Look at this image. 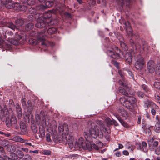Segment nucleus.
<instances>
[{
	"label": "nucleus",
	"mask_w": 160,
	"mask_h": 160,
	"mask_svg": "<svg viewBox=\"0 0 160 160\" xmlns=\"http://www.w3.org/2000/svg\"><path fill=\"white\" fill-rule=\"evenodd\" d=\"M155 131L156 132H160V124L157 123L154 127Z\"/></svg>",
	"instance_id": "nucleus-31"
},
{
	"label": "nucleus",
	"mask_w": 160,
	"mask_h": 160,
	"mask_svg": "<svg viewBox=\"0 0 160 160\" xmlns=\"http://www.w3.org/2000/svg\"><path fill=\"white\" fill-rule=\"evenodd\" d=\"M122 3L124 4L126 3L127 6L129 5L130 2V0H122Z\"/></svg>",
	"instance_id": "nucleus-47"
},
{
	"label": "nucleus",
	"mask_w": 160,
	"mask_h": 160,
	"mask_svg": "<svg viewBox=\"0 0 160 160\" xmlns=\"http://www.w3.org/2000/svg\"><path fill=\"white\" fill-rule=\"evenodd\" d=\"M21 149L26 152H27L28 151V149L26 148H21Z\"/></svg>",
	"instance_id": "nucleus-58"
},
{
	"label": "nucleus",
	"mask_w": 160,
	"mask_h": 160,
	"mask_svg": "<svg viewBox=\"0 0 160 160\" xmlns=\"http://www.w3.org/2000/svg\"><path fill=\"white\" fill-rule=\"evenodd\" d=\"M32 129L33 132L35 133H36L37 132L38 130L37 128L35 126L32 128Z\"/></svg>",
	"instance_id": "nucleus-56"
},
{
	"label": "nucleus",
	"mask_w": 160,
	"mask_h": 160,
	"mask_svg": "<svg viewBox=\"0 0 160 160\" xmlns=\"http://www.w3.org/2000/svg\"><path fill=\"white\" fill-rule=\"evenodd\" d=\"M88 124L90 127L89 129V132L94 138L97 137L102 138L103 136L102 130H106L103 123L101 121L97 122L98 125L92 121H89Z\"/></svg>",
	"instance_id": "nucleus-1"
},
{
	"label": "nucleus",
	"mask_w": 160,
	"mask_h": 160,
	"mask_svg": "<svg viewBox=\"0 0 160 160\" xmlns=\"http://www.w3.org/2000/svg\"><path fill=\"white\" fill-rule=\"evenodd\" d=\"M119 115L122 116L124 119L127 118L128 116L127 112L123 109H121L119 111Z\"/></svg>",
	"instance_id": "nucleus-17"
},
{
	"label": "nucleus",
	"mask_w": 160,
	"mask_h": 160,
	"mask_svg": "<svg viewBox=\"0 0 160 160\" xmlns=\"http://www.w3.org/2000/svg\"><path fill=\"white\" fill-rule=\"evenodd\" d=\"M2 144L3 146L5 147L7 146L8 148V145H10V144H9V142L5 140H4L2 141Z\"/></svg>",
	"instance_id": "nucleus-37"
},
{
	"label": "nucleus",
	"mask_w": 160,
	"mask_h": 160,
	"mask_svg": "<svg viewBox=\"0 0 160 160\" xmlns=\"http://www.w3.org/2000/svg\"><path fill=\"white\" fill-rule=\"evenodd\" d=\"M127 99L133 106L136 102V98L133 97L131 96L128 97Z\"/></svg>",
	"instance_id": "nucleus-19"
},
{
	"label": "nucleus",
	"mask_w": 160,
	"mask_h": 160,
	"mask_svg": "<svg viewBox=\"0 0 160 160\" xmlns=\"http://www.w3.org/2000/svg\"><path fill=\"white\" fill-rule=\"evenodd\" d=\"M17 155L20 158H22L24 156L23 153L20 150H17L16 152Z\"/></svg>",
	"instance_id": "nucleus-30"
},
{
	"label": "nucleus",
	"mask_w": 160,
	"mask_h": 160,
	"mask_svg": "<svg viewBox=\"0 0 160 160\" xmlns=\"http://www.w3.org/2000/svg\"><path fill=\"white\" fill-rule=\"evenodd\" d=\"M118 72L121 77V79L119 80V84L122 85L123 87H127V86H126L125 81L124 80V76L123 74L122 73V72L120 70H118Z\"/></svg>",
	"instance_id": "nucleus-15"
},
{
	"label": "nucleus",
	"mask_w": 160,
	"mask_h": 160,
	"mask_svg": "<svg viewBox=\"0 0 160 160\" xmlns=\"http://www.w3.org/2000/svg\"><path fill=\"white\" fill-rule=\"evenodd\" d=\"M116 155L117 157H119L121 156V153L120 152H116Z\"/></svg>",
	"instance_id": "nucleus-63"
},
{
	"label": "nucleus",
	"mask_w": 160,
	"mask_h": 160,
	"mask_svg": "<svg viewBox=\"0 0 160 160\" xmlns=\"http://www.w3.org/2000/svg\"><path fill=\"white\" fill-rule=\"evenodd\" d=\"M24 146H32V145L31 143L29 142H25L24 143Z\"/></svg>",
	"instance_id": "nucleus-62"
},
{
	"label": "nucleus",
	"mask_w": 160,
	"mask_h": 160,
	"mask_svg": "<svg viewBox=\"0 0 160 160\" xmlns=\"http://www.w3.org/2000/svg\"><path fill=\"white\" fill-rule=\"evenodd\" d=\"M155 153L158 155H160V148L159 147L156 148L155 150Z\"/></svg>",
	"instance_id": "nucleus-48"
},
{
	"label": "nucleus",
	"mask_w": 160,
	"mask_h": 160,
	"mask_svg": "<svg viewBox=\"0 0 160 160\" xmlns=\"http://www.w3.org/2000/svg\"><path fill=\"white\" fill-rule=\"evenodd\" d=\"M1 2L8 8H13L14 9L23 11H25L27 9L26 6L22 5L19 3H16L13 5L12 0H1Z\"/></svg>",
	"instance_id": "nucleus-4"
},
{
	"label": "nucleus",
	"mask_w": 160,
	"mask_h": 160,
	"mask_svg": "<svg viewBox=\"0 0 160 160\" xmlns=\"http://www.w3.org/2000/svg\"><path fill=\"white\" fill-rule=\"evenodd\" d=\"M22 39V37L19 35H16L14 38L10 40L11 43L15 45H18L20 42V40Z\"/></svg>",
	"instance_id": "nucleus-12"
},
{
	"label": "nucleus",
	"mask_w": 160,
	"mask_h": 160,
	"mask_svg": "<svg viewBox=\"0 0 160 160\" xmlns=\"http://www.w3.org/2000/svg\"><path fill=\"white\" fill-rule=\"evenodd\" d=\"M1 26L3 27L4 26H6L7 27L10 28L13 30H15V29H18V28L14 25H13L12 22H9L7 23L5 22H1Z\"/></svg>",
	"instance_id": "nucleus-11"
},
{
	"label": "nucleus",
	"mask_w": 160,
	"mask_h": 160,
	"mask_svg": "<svg viewBox=\"0 0 160 160\" xmlns=\"http://www.w3.org/2000/svg\"><path fill=\"white\" fill-rule=\"evenodd\" d=\"M113 124L115 126H118V122L115 120H112V124Z\"/></svg>",
	"instance_id": "nucleus-61"
},
{
	"label": "nucleus",
	"mask_w": 160,
	"mask_h": 160,
	"mask_svg": "<svg viewBox=\"0 0 160 160\" xmlns=\"http://www.w3.org/2000/svg\"><path fill=\"white\" fill-rule=\"evenodd\" d=\"M6 43L5 41L0 37V45L2 46H4Z\"/></svg>",
	"instance_id": "nucleus-52"
},
{
	"label": "nucleus",
	"mask_w": 160,
	"mask_h": 160,
	"mask_svg": "<svg viewBox=\"0 0 160 160\" xmlns=\"http://www.w3.org/2000/svg\"><path fill=\"white\" fill-rule=\"evenodd\" d=\"M120 50L117 47L109 48L107 51L108 54L111 57L114 59H117L119 57L118 53Z\"/></svg>",
	"instance_id": "nucleus-5"
},
{
	"label": "nucleus",
	"mask_w": 160,
	"mask_h": 160,
	"mask_svg": "<svg viewBox=\"0 0 160 160\" xmlns=\"http://www.w3.org/2000/svg\"><path fill=\"white\" fill-rule=\"evenodd\" d=\"M66 140L68 142V145L71 148H75L80 149L81 148L84 150L90 149L91 148L90 142H84V140L82 137H80L78 141L76 142L74 144H73L74 138L72 136L69 135H66Z\"/></svg>",
	"instance_id": "nucleus-2"
},
{
	"label": "nucleus",
	"mask_w": 160,
	"mask_h": 160,
	"mask_svg": "<svg viewBox=\"0 0 160 160\" xmlns=\"http://www.w3.org/2000/svg\"><path fill=\"white\" fill-rule=\"evenodd\" d=\"M135 51L132 49L126 52L124 57L127 63L130 64L132 61V57L135 55Z\"/></svg>",
	"instance_id": "nucleus-7"
},
{
	"label": "nucleus",
	"mask_w": 160,
	"mask_h": 160,
	"mask_svg": "<svg viewBox=\"0 0 160 160\" xmlns=\"http://www.w3.org/2000/svg\"><path fill=\"white\" fill-rule=\"evenodd\" d=\"M53 1H48L46 3V5L47 7H50L53 5Z\"/></svg>",
	"instance_id": "nucleus-39"
},
{
	"label": "nucleus",
	"mask_w": 160,
	"mask_h": 160,
	"mask_svg": "<svg viewBox=\"0 0 160 160\" xmlns=\"http://www.w3.org/2000/svg\"><path fill=\"white\" fill-rule=\"evenodd\" d=\"M144 62L143 58L139 56L137 59L135 63V67L137 70H141L143 68L144 65Z\"/></svg>",
	"instance_id": "nucleus-6"
},
{
	"label": "nucleus",
	"mask_w": 160,
	"mask_h": 160,
	"mask_svg": "<svg viewBox=\"0 0 160 160\" xmlns=\"http://www.w3.org/2000/svg\"><path fill=\"white\" fill-rule=\"evenodd\" d=\"M148 144L150 149L151 151L154 150V148L157 147L158 145V142L155 140V138H149L148 140Z\"/></svg>",
	"instance_id": "nucleus-8"
},
{
	"label": "nucleus",
	"mask_w": 160,
	"mask_h": 160,
	"mask_svg": "<svg viewBox=\"0 0 160 160\" xmlns=\"http://www.w3.org/2000/svg\"><path fill=\"white\" fill-rule=\"evenodd\" d=\"M155 72L157 74L160 75V64L158 65L157 67L155 69Z\"/></svg>",
	"instance_id": "nucleus-42"
},
{
	"label": "nucleus",
	"mask_w": 160,
	"mask_h": 160,
	"mask_svg": "<svg viewBox=\"0 0 160 160\" xmlns=\"http://www.w3.org/2000/svg\"><path fill=\"white\" fill-rule=\"evenodd\" d=\"M34 27V24L32 23H29L26 26L25 29L27 30L28 31L32 29Z\"/></svg>",
	"instance_id": "nucleus-27"
},
{
	"label": "nucleus",
	"mask_w": 160,
	"mask_h": 160,
	"mask_svg": "<svg viewBox=\"0 0 160 160\" xmlns=\"http://www.w3.org/2000/svg\"><path fill=\"white\" fill-rule=\"evenodd\" d=\"M120 45L121 47L124 50H126L127 49V48L125 44L123 42V41H120Z\"/></svg>",
	"instance_id": "nucleus-34"
},
{
	"label": "nucleus",
	"mask_w": 160,
	"mask_h": 160,
	"mask_svg": "<svg viewBox=\"0 0 160 160\" xmlns=\"http://www.w3.org/2000/svg\"><path fill=\"white\" fill-rule=\"evenodd\" d=\"M90 145H91V149H87V150H88L89 151L91 150L93 148L94 149L96 150H98L99 149L98 147L96 145L93 143L92 142H90Z\"/></svg>",
	"instance_id": "nucleus-28"
},
{
	"label": "nucleus",
	"mask_w": 160,
	"mask_h": 160,
	"mask_svg": "<svg viewBox=\"0 0 160 160\" xmlns=\"http://www.w3.org/2000/svg\"><path fill=\"white\" fill-rule=\"evenodd\" d=\"M84 136L85 138H86V140L87 141V142H89L90 139V138L91 137L90 135L89 134L88 132H85L84 133Z\"/></svg>",
	"instance_id": "nucleus-33"
},
{
	"label": "nucleus",
	"mask_w": 160,
	"mask_h": 160,
	"mask_svg": "<svg viewBox=\"0 0 160 160\" xmlns=\"http://www.w3.org/2000/svg\"><path fill=\"white\" fill-rule=\"evenodd\" d=\"M105 121L108 126L112 124V120H111L109 118H107L105 120Z\"/></svg>",
	"instance_id": "nucleus-32"
},
{
	"label": "nucleus",
	"mask_w": 160,
	"mask_h": 160,
	"mask_svg": "<svg viewBox=\"0 0 160 160\" xmlns=\"http://www.w3.org/2000/svg\"><path fill=\"white\" fill-rule=\"evenodd\" d=\"M46 140L47 142H52V140L51 138V135L49 133H47L46 135Z\"/></svg>",
	"instance_id": "nucleus-36"
},
{
	"label": "nucleus",
	"mask_w": 160,
	"mask_h": 160,
	"mask_svg": "<svg viewBox=\"0 0 160 160\" xmlns=\"http://www.w3.org/2000/svg\"><path fill=\"white\" fill-rule=\"evenodd\" d=\"M16 24L17 26V27L22 26L24 23L23 20L21 19H18L15 21Z\"/></svg>",
	"instance_id": "nucleus-23"
},
{
	"label": "nucleus",
	"mask_w": 160,
	"mask_h": 160,
	"mask_svg": "<svg viewBox=\"0 0 160 160\" xmlns=\"http://www.w3.org/2000/svg\"><path fill=\"white\" fill-rule=\"evenodd\" d=\"M16 108L17 111H21V108L18 104L17 103L16 105Z\"/></svg>",
	"instance_id": "nucleus-54"
},
{
	"label": "nucleus",
	"mask_w": 160,
	"mask_h": 160,
	"mask_svg": "<svg viewBox=\"0 0 160 160\" xmlns=\"http://www.w3.org/2000/svg\"><path fill=\"white\" fill-rule=\"evenodd\" d=\"M142 89L144 90L145 92H147L148 90V89L146 87V86L145 85H142Z\"/></svg>",
	"instance_id": "nucleus-55"
},
{
	"label": "nucleus",
	"mask_w": 160,
	"mask_h": 160,
	"mask_svg": "<svg viewBox=\"0 0 160 160\" xmlns=\"http://www.w3.org/2000/svg\"><path fill=\"white\" fill-rule=\"evenodd\" d=\"M155 66L154 65V66H151L150 67V68H149V67L148 68V69L149 72L151 73H152L154 72L155 70Z\"/></svg>",
	"instance_id": "nucleus-35"
},
{
	"label": "nucleus",
	"mask_w": 160,
	"mask_h": 160,
	"mask_svg": "<svg viewBox=\"0 0 160 160\" xmlns=\"http://www.w3.org/2000/svg\"><path fill=\"white\" fill-rule=\"evenodd\" d=\"M112 63L118 69L119 68L118 63L115 61H112Z\"/></svg>",
	"instance_id": "nucleus-53"
},
{
	"label": "nucleus",
	"mask_w": 160,
	"mask_h": 160,
	"mask_svg": "<svg viewBox=\"0 0 160 160\" xmlns=\"http://www.w3.org/2000/svg\"><path fill=\"white\" fill-rule=\"evenodd\" d=\"M28 111L29 113H31L32 110V105L30 103V102L28 101V103L26 105Z\"/></svg>",
	"instance_id": "nucleus-25"
},
{
	"label": "nucleus",
	"mask_w": 160,
	"mask_h": 160,
	"mask_svg": "<svg viewBox=\"0 0 160 160\" xmlns=\"http://www.w3.org/2000/svg\"><path fill=\"white\" fill-rule=\"evenodd\" d=\"M4 152L3 148L0 146V153L3 154Z\"/></svg>",
	"instance_id": "nucleus-60"
},
{
	"label": "nucleus",
	"mask_w": 160,
	"mask_h": 160,
	"mask_svg": "<svg viewBox=\"0 0 160 160\" xmlns=\"http://www.w3.org/2000/svg\"><path fill=\"white\" fill-rule=\"evenodd\" d=\"M0 160H12L10 158L7 156H4L3 157H0Z\"/></svg>",
	"instance_id": "nucleus-44"
},
{
	"label": "nucleus",
	"mask_w": 160,
	"mask_h": 160,
	"mask_svg": "<svg viewBox=\"0 0 160 160\" xmlns=\"http://www.w3.org/2000/svg\"><path fill=\"white\" fill-rule=\"evenodd\" d=\"M138 95L139 97L142 98L144 96V94L140 91H138L137 92Z\"/></svg>",
	"instance_id": "nucleus-50"
},
{
	"label": "nucleus",
	"mask_w": 160,
	"mask_h": 160,
	"mask_svg": "<svg viewBox=\"0 0 160 160\" xmlns=\"http://www.w3.org/2000/svg\"><path fill=\"white\" fill-rule=\"evenodd\" d=\"M24 159L25 160H31L32 158L29 154H27L25 156Z\"/></svg>",
	"instance_id": "nucleus-49"
},
{
	"label": "nucleus",
	"mask_w": 160,
	"mask_h": 160,
	"mask_svg": "<svg viewBox=\"0 0 160 160\" xmlns=\"http://www.w3.org/2000/svg\"><path fill=\"white\" fill-rule=\"evenodd\" d=\"M116 117L118 121L121 123V124L124 127L127 128L128 125L127 122L123 121L121 118L118 116H117Z\"/></svg>",
	"instance_id": "nucleus-18"
},
{
	"label": "nucleus",
	"mask_w": 160,
	"mask_h": 160,
	"mask_svg": "<svg viewBox=\"0 0 160 160\" xmlns=\"http://www.w3.org/2000/svg\"><path fill=\"white\" fill-rule=\"evenodd\" d=\"M123 154L125 155H129V152L127 150H124L123 151Z\"/></svg>",
	"instance_id": "nucleus-59"
},
{
	"label": "nucleus",
	"mask_w": 160,
	"mask_h": 160,
	"mask_svg": "<svg viewBox=\"0 0 160 160\" xmlns=\"http://www.w3.org/2000/svg\"><path fill=\"white\" fill-rule=\"evenodd\" d=\"M7 150L10 152H14L16 150V148L14 146L10 144L7 148Z\"/></svg>",
	"instance_id": "nucleus-26"
},
{
	"label": "nucleus",
	"mask_w": 160,
	"mask_h": 160,
	"mask_svg": "<svg viewBox=\"0 0 160 160\" xmlns=\"http://www.w3.org/2000/svg\"><path fill=\"white\" fill-rule=\"evenodd\" d=\"M142 150L144 152H146V150H144V149L146 148L147 147V144L145 142H142Z\"/></svg>",
	"instance_id": "nucleus-45"
},
{
	"label": "nucleus",
	"mask_w": 160,
	"mask_h": 160,
	"mask_svg": "<svg viewBox=\"0 0 160 160\" xmlns=\"http://www.w3.org/2000/svg\"><path fill=\"white\" fill-rule=\"evenodd\" d=\"M0 134L1 135H2L4 136H5L6 137H9L11 134L9 133H5V132H3L1 131H0Z\"/></svg>",
	"instance_id": "nucleus-43"
},
{
	"label": "nucleus",
	"mask_w": 160,
	"mask_h": 160,
	"mask_svg": "<svg viewBox=\"0 0 160 160\" xmlns=\"http://www.w3.org/2000/svg\"><path fill=\"white\" fill-rule=\"evenodd\" d=\"M58 130L60 132H63L64 131L67 132L68 130V126L66 124H64L63 125L59 126L58 127Z\"/></svg>",
	"instance_id": "nucleus-16"
},
{
	"label": "nucleus",
	"mask_w": 160,
	"mask_h": 160,
	"mask_svg": "<svg viewBox=\"0 0 160 160\" xmlns=\"http://www.w3.org/2000/svg\"><path fill=\"white\" fill-rule=\"evenodd\" d=\"M45 20L42 18H39L38 20V22L36 23L35 26L36 27L39 28H42L45 27L47 25Z\"/></svg>",
	"instance_id": "nucleus-10"
},
{
	"label": "nucleus",
	"mask_w": 160,
	"mask_h": 160,
	"mask_svg": "<svg viewBox=\"0 0 160 160\" xmlns=\"http://www.w3.org/2000/svg\"><path fill=\"white\" fill-rule=\"evenodd\" d=\"M57 30V29L56 28H50L48 29L47 33L50 35L54 34L56 32Z\"/></svg>",
	"instance_id": "nucleus-20"
},
{
	"label": "nucleus",
	"mask_w": 160,
	"mask_h": 160,
	"mask_svg": "<svg viewBox=\"0 0 160 160\" xmlns=\"http://www.w3.org/2000/svg\"><path fill=\"white\" fill-rule=\"evenodd\" d=\"M153 103L152 102L148 100H146L144 102V106L147 108H148L152 105H153Z\"/></svg>",
	"instance_id": "nucleus-29"
},
{
	"label": "nucleus",
	"mask_w": 160,
	"mask_h": 160,
	"mask_svg": "<svg viewBox=\"0 0 160 160\" xmlns=\"http://www.w3.org/2000/svg\"><path fill=\"white\" fill-rule=\"evenodd\" d=\"M123 147V145L121 144H118V149H122Z\"/></svg>",
	"instance_id": "nucleus-64"
},
{
	"label": "nucleus",
	"mask_w": 160,
	"mask_h": 160,
	"mask_svg": "<svg viewBox=\"0 0 160 160\" xmlns=\"http://www.w3.org/2000/svg\"><path fill=\"white\" fill-rule=\"evenodd\" d=\"M120 101L123 106L129 109H132L133 106L127 99L124 98H120Z\"/></svg>",
	"instance_id": "nucleus-9"
},
{
	"label": "nucleus",
	"mask_w": 160,
	"mask_h": 160,
	"mask_svg": "<svg viewBox=\"0 0 160 160\" xmlns=\"http://www.w3.org/2000/svg\"><path fill=\"white\" fill-rule=\"evenodd\" d=\"M154 62L152 60H150L148 61L147 64V67H149V68H150V67L151 66H154Z\"/></svg>",
	"instance_id": "nucleus-41"
},
{
	"label": "nucleus",
	"mask_w": 160,
	"mask_h": 160,
	"mask_svg": "<svg viewBox=\"0 0 160 160\" xmlns=\"http://www.w3.org/2000/svg\"><path fill=\"white\" fill-rule=\"evenodd\" d=\"M29 42L30 44L33 45H36L37 43V41L33 39H30L29 41Z\"/></svg>",
	"instance_id": "nucleus-40"
},
{
	"label": "nucleus",
	"mask_w": 160,
	"mask_h": 160,
	"mask_svg": "<svg viewBox=\"0 0 160 160\" xmlns=\"http://www.w3.org/2000/svg\"><path fill=\"white\" fill-rule=\"evenodd\" d=\"M0 116L6 117L5 122L8 128H10L12 125L15 124L17 122L15 116L13 114L12 110L11 109L8 110L5 106L3 109L0 105Z\"/></svg>",
	"instance_id": "nucleus-3"
},
{
	"label": "nucleus",
	"mask_w": 160,
	"mask_h": 160,
	"mask_svg": "<svg viewBox=\"0 0 160 160\" xmlns=\"http://www.w3.org/2000/svg\"><path fill=\"white\" fill-rule=\"evenodd\" d=\"M13 141H15L19 142H25L23 139L21 138L19 136H16L14 137L13 138Z\"/></svg>",
	"instance_id": "nucleus-24"
},
{
	"label": "nucleus",
	"mask_w": 160,
	"mask_h": 160,
	"mask_svg": "<svg viewBox=\"0 0 160 160\" xmlns=\"http://www.w3.org/2000/svg\"><path fill=\"white\" fill-rule=\"evenodd\" d=\"M154 86L156 88H157L158 89H160V82H155L154 83Z\"/></svg>",
	"instance_id": "nucleus-46"
},
{
	"label": "nucleus",
	"mask_w": 160,
	"mask_h": 160,
	"mask_svg": "<svg viewBox=\"0 0 160 160\" xmlns=\"http://www.w3.org/2000/svg\"><path fill=\"white\" fill-rule=\"evenodd\" d=\"M124 25L125 28H126L127 33L129 36H132V30L129 25V22L128 21L125 22H124Z\"/></svg>",
	"instance_id": "nucleus-14"
},
{
	"label": "nucleus",
	"mask_w": 160,
	"mask_h": 160,
	"mask_svg": "<svg viewBox=\"0 0 160 160\" xmlns=\"http://www.w3.org/2000/svg\"><path fill=\"white\" fill-rule=\"evenodd\" d=\"M17 112V115L18 118H20L22 116V111Z\"/></svg>",
	"instance_id": "nucleus-51"
},
{
	"label": "nucleus",
	"mask_w": 160,
	"mask_h": 160,
	"mask_svg": "<svg viewBox=\"0 0 160 160\" xmlns=\"http://www.w3.org/2000/svg\"><path fill=\"white\" fill-rule=\"evenodd\" d=\"M119 92L122 95L127 96L128 95V92L122 87H119Z\"/></svg>",
	"instance_id": "nucleus-21"
},
{
	"label": "nucleus",
	"mask_w": 160,
	"mask_h": 160,
	"mask_svg": "<svg viewBox=\"0 0 160 160\" xmlns=\"http://www.w3.org/2000/svg\"><path fill=\"white\" fill-rule=\"evenodd\" d=\"M51 152L49 150H43L42 151V153L43 154L49 155L51 154Z\"/></svg>",
	"instance_id": "nucleus-38"
},
{
	"label": "nucleus",
	"mask_w": 160,
	"mask_h": 160,
	"mask_svg": "<svg viewBox=\"0 0 160 160\" xmlns=\"http://www.w3.org/2000/svg\"><path fill=\"white\" fill-rule=\"evenodd\" d=\"M21 101L22 102V105L23 106H25L26 105V102L24 99H22L21 100Z\"/></svg>",
	"instance_id": "nucleus-57"
},
{
	"label": "nucleus",
	"mask_w": 160,
	"mask_h": 160,
	"mask_svg": "<svg viewBox=\"0 0 160 160\" xmlns=\"http://www.w3.org/2000/svg\"><path fill=\"white\" fill-rule=\"evenodd\" d=\"M36 36L39 41H44L45 40V37H46L45 32L43 31L41 32H38L37 33Z\"/></svg>",
	"instance_id": "nucleus-13"
},
{
	"label": "nucleus",
	"mask_w": 160,
	"mask_h": 160,
	"mask_svg": "<svg viewBox=\"0 0 160 160\" xmlns=\"http://www.w3.org/2000/svg\"><path fill=\"white\" fill-rule=\"evenodd\" d=\"M153 108L151 109V113L153 115H155L156 114V110L158 109V107L155 104H153Z\"/></svg>",
	"instance_id": "nucleus-22"
}]
</instances>
